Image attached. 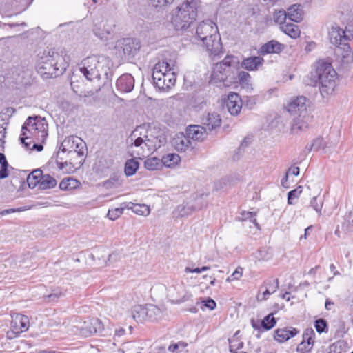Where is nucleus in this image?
Listing matches in <instances>:
<instances>
[{"label":"nucleus","mask_w":353,"mask_h":353,"mask_svg":"<svg viewBox=\"0 0 353 353\" xmlns=\"http://www.w3.org/2000/svg\"><path fill=\"white\" fill-rule=\"evenodd\" d=\"M209 269V267L208 266H203L202 268H191L189 267L185 268V272L186 273H201L203 271H205Z\"/></svg>","instance_id":"obj_60"},{"label":"nucleus","mask_w":353,"mask_h":353,"mask_svg":"<svg viewBox=\"0 0 353 353\" xmlns=\"http://www.w3.org/2000/svg\"><path fill=\"white\" fill-rule=\"evenodd\" d=\"M2 117L0 114V117ZM8 125V123L4 121L3 119H0V147L3 150L4 144H5V137L6 134V127Z\"/></svg>","instance_id":"obj_49"},{"label":"nucleus","mask_w":353,"mask_h":353,"mask_svg":"<svg viewBox=\"0 0 353 353\" xmlns=\"http://www.w3.org/2000/svg\"><path fill=\"white\" fill-rule=\"evenodd\" d=\"M132 142L131 148L138 156L145 157L152 152L159 148L165 142V139L162 137H155L147 134L146 130L141 126L137 128L129 137Z\"/></svg>","instance_id":"obj_4"},{"label":"nucleus","mask_w":353,"mask_h":353,"mask_svg":"<svg viewBox=\"0 0 353 353\" xmlns=\"http://www.w3.org/2000/svg\"><path fill=\"white\" fill-rule=\"evenodd\" d=\"M250 79V74L245 71H241L238 74L239 82L244 88H251Z\"/></svg>","instance_id":"obj_42"},{"label":"nucleus","mask_w":353,"mask_h":353,"mask_svg":"<svg viewBox=\"0 0 353 353\" xmlns=\"http://www.w3.org/2000/svg\"><path fill=\"white\" fill-rule=\"evenodd\" d=\"M59 154V152L57 153V159H56V164H57L59 170H61L63 172H68V170L66 169V167L68 165H70L71 163H68L67 161H65V162L59 161L58 160Z\"/></svg>","instance_id":"obj_59"},{"label":"nucleus","mask_w":353,"mask_h":353,"mask_svg":"<svg viewBox=\"0 0 353 353\" xmlns=\"http://www.w3.org/2000/svg\"><path fill=\"white\" fill-rule=\"evenodd\" d=\"M114 24L108 19H102L94 23V34L101 40H106L113 32Z\"/></svg>","instance_id":"obj_14"},{"label":"nucleus","mask_w":353,"mask_h":353,"mask_svg":"<svg viewBox=\"0 0 353 353\" xmlns=\"http://www.w3.org/2000/svg\"><path fill=\"white\" fill-rule=\"evenodd\" d=\"M132 318L139 323L147 320V307L141 305H135L131 310Z\"/></svg>","instance_id":"obj_28"},{"label":"nucleus","mask_w":353,"mask_h":353,"mask_svg":"<svg viewBox=\"0 0 353 353\" xmlns=\"http://www.w3.org/2000/svg\"><path fill=\"white\" fill-rule=\"evenodd\" d=\"M280 30L291 38L294 39L298 38L301 34V31L298 26L292 23L282 24L281 26H280Z\"/></svg>","instance_id":"obj_31"},{"label":"nucleus","mask_w":353,"mask_h":353,"mask_svg":"<svg viewBox=\"0 0 353 353\" xmlns=\"http://www.w3.org/2000/svg\"><path fill=\"white\" fill-rule=\"evenodd\" d=\"M183 290L181 285H173L168 288V296L172 299L173 302L181 303L185 301L184 296H181V292Z\"/></svg>","instance_id":"obj_26"},{"label":"nucleus","mask_w":353,"mask_h":353,"mask_svg":"<svg viewBox=\"0 0 353 353\" xmlns=\"http://www.w3.org/2000/svg\"><path fill=\"white\" fill-rule=\"evenodd\" d=\"M79 184V182L72 178L68 177L63 179L59 183V188L62 190H69L76 188Z\"/></svg>","instance_id":"obj_38"},{"label":"nucleus","mask_w":353,"mask_h":353,"mask_svg":"<svg viewBox=\"0 0 353 353\" xmlns=\"http://www.w3.org/2000/svg\"><path fill=\"white\" fill-rule=\"evenodd\" d=\"M288 19L294 22H300L303 19V12L300 5L294 4L288 9Z\"/></svg>","instance_id":"obj_27"},{"label":"nucleus","mask_w":353,"mask_h":353,"mask_svg":"<svg viewBox=\"0 0 353 353\" xmlns=\"http://www.w3.org/2000/svg\"><path fill=\"white\" fill-rule=\"evenodd\" d=\"M263 61L264 59L261 57H250L242 60L241 66L247 70L254 71L256 70L263 64Z\"/></svg>","instance_id":"obj_23"},{"label":"nucleus","mask_w":353,"mask_h":353,"mask_svg":"<svg viewBox=\"0 0 353 353\" xmlns=\"http://www.w3.org/2000/svg\"><path fill=\"white\" fill-rule=\"evenodd\" d=\"M287 19L288 12L284 10H280L274 13V21L275 23H279L280 26H281L282 24H286L288 23L286 22Z\"/></svg>","instance_id":"obj_45"},{"label":"nucleus","mask_w":353,"mask_h":353,"mask_svg":"<svg viewBox=\"0 0 353 353\" xmlns=\"http://www.w3.org/2000/svg\"><path fill=\"white\" fill-rule=\"evenodd\" d=\"M284 49V45L276 40H271L262 45L259 49L261 54L279 53Z\"/></svg>","instance_id":"obj_24"},{"label":"nucleus","mask_w":353,"mask_h":353,"mask_svg":"<svg viewBox=\"0 0 353 353\" xmlns=\"http://www.w3.org/2000/svg\"><path fill=\"white\" fill-rule=\"evenodd\" d=\"M330 41L333 45L336 47L345 44V41L351 39L353 37V33L350 30H344L341 28L339 26H332L330 32Z\"/></svg>","instance_id":"obj_10"},{"label":"nucleus","mask_w":353,"mask_h":353,"mask_svg":"<svg viewBox=\"0 0 353 353\" xmlns=\"http://www.w3.org/2000/svg\"><path fill=\"white\" fill-rule=\"evenodd\" d=\"M117 184H119V179L114 176L105 181L103 185L107 189H110L114 188Z\"/></svg>","instance_id":"obj_56"},{"label":"nucleus","mask_w":353,"mask_h":353,"mask_svg":"<svg viewBox=\"0 0 353 353\" xmlns=\"http://www.w3.org/2000/svg\"><path fill=\"white\" fill-rule=\"evenodd\" d=\"M39 117L38 116L29 117L22 125L20 140L27 149L29 148L30 143L26 142V140L33 138L34 133L36 132V125H34V121L36 122Z\"/></svg>","instance_id":"obj_13"},{"label":"nucleus","mask_w":353,"mask_h":353,"mask_svg":"<svg viewBox=\"0 0 353 353\" xmlns=\"http://www.w3.org/2000/svg\"><path fill=\"white\" fill-rule=\"evenodd\" d=\"M196 34L210 52L212 60L215 61L221 53V36L217 26L210 20L203 21L197 26Z\"/></svg>","instance_id":"obj_6"},{"label":"nucleus","mask_w":353,"mask_h":353,"mask_svg":"<svg viewBox=\"0 0 353 353\" xmlns=\"http://www.w3.org/2000/svg\"><path fill=\"white\" fill-rule=\"evenodd\" d=\"M145 168L148 170H157L163 165L162 160L157 157H150L144 162Z\"/></svg>","instance_id":"obj_37"},{"label":"nucleus","mask_w":353,"mask_h":353,"mask_svg":"<svg viewBox=\"0 0 353 353\" xmlns=\"http://www.w3.org/2000/svg\"><path fill=\"white\" fill-rule=\"evenodd\" d=\"M307 99L304 96L292 99L286 106L287 111L294 116L291 128L292 133H299L309 127L313 117L307 111Z\"/></svg>","instance_id":"obj_5"},{"label":"nucleus","mask_w":353,"mask_h":353,"mask_svg":"<svg viewBox=\"0 0 353 353\" xmlns=\"http://www.w3.org/2000/svg\"><path fill=\"white\" fill-rule=\"evenodd\" d=\"M225 104L228 111L233 116L238 115L242 108V100L239 95L235 92L228 94Z\"/></svg>","instance_id":"obj_15"},{"label":"nucleus","mask_w":353,"mask_h":353,"mask_svg":"<svg viewBox=\"0 0 353 353\" xmlns=\"http://www.w3.org/2000/svg\"><path fill=\"white\" fill-rule=\"evenodd\" d=\"M203 124L206 125L208 130L210 131L215 129L216 127H219L221 124L219 114L216 112L208 113Z\"/></svg>","instance_id":"obj_29"},{"label":"nucleus","mask_w":353,"mask_h":353,"mask_svg":"<svg viewBox=\"0 0 353 353\" xmlns=\"http://www.w3.org/2000/svg\"><path fill=\"white\" fill-rule=\"evenodd\" d=\"M302 192V187L299 186L297 188L291 190L288 194V203L290 205L292 204V200L297 198L300 196L301 193Z\"/></svg>","instance_id":"obj_54"},{"label":"nucleus","mask_w":353,"mask_h":353,"mask_svg":"<svg viewBox=\"0 0 353 353\" xmlns=\"http://www.w3.org/2000/svg\"><path fill=\"white\" fill-rule=\"evenodd\" d=\"M85 143L78 137L70 136L66 137L60 145L63 152H68L71 155H77L82 158L84 156Z\"/></svg>","instance_id":"obj_9"},{"label":"nucleus","mask_w":353,"mask_h":353,"mask_svg":"<svg viewBox=\"0 0 353 353\" xmlns=\"http://www.w3.org/2000/svg\"><path fill=\"white\" fill-rule=\"evenodd\" d=\"M203 303L205 307H206L207 308H208L210 310H214L216 305L215 301L213 299H210V298H208L206 300L203 301Z\"/></svg>","instance_id":"obj_61"},{"label":"nucleus","mask_w":353,"mask_h":353,"mask_svg":"<svg viewBox=\"0 0 353 353\" xmlns=\"http://www.w3.org/2000/svg\"><path fill=\"white\" fill-rule=\"evenodd\" d=\"M336 72L331 63L319 60L314 65V70L305 80L307 85L316 86L320 85V92L323 97L332 94L336 86Z\"/></svg>","instance_id":"obj_1"},{"label":"nucleus","mask_w":353,"mask_h":353,"mask_svg":"<svg viewBox=\"0 0 353 353\" xmlns=\"http://www.w3.org/2000/svg\"><path fill=\"white\" fill-rule=\"evenodd\" d=\"M39 183L40 190H47L54 188L57 185V180L48 174H42Z\"/></svg>","instance_id":"obj_33"},{"label":"nucleus","mask_w":353,"mask_h":353,"mask_svg":"<svg viewBox=\"0 0 353 353\" xmlns=\"http://www.w3.org/2000/svg\"><path fill=\"white\" fill-rule=\"evenodd\" d=\"M147 320L158 321L162 318V311L154 305H147Z\"/></svg>","instance_id":"obj_35"},{"label":"nucleus","mask_w":353,"mask_h":353,"mask_svg":"<svg viewBox=\"0 0 353 353\" xmlns=\"http://www.w3.org/2000/svg\"><path fill=\"white\" fill-rule=\"evenodd\" d=\"M112 65V63L108 57L91 55L81 61L79 70L88 81L104 78L108 82H111L113 76Z\"/></svg>","instance_id":"obj_2"},{"label":"nucleus","mask_w":353,"mask_h":353,"mask_svg":"<svg viewBox=\"0 0 353 353\" xmlns=\"http://www.w3.org/2000/svg\"><path fill=\"white\" fill-rule=\"evenodd\" d=\"M174 0H150L151 4L156 8H163L167 5H170Z\"/></svg>","instance_id":"obj_55"},{"label":"nucleus","mask_w":353,"mask_h":353,"mask_svg":"<svg viewBox=\"0 0 353 353\" xmlns=\"http://www.w3.org/2000/svg\"><path fill=\"white\" fill-rule=\"evenodd\" d=\"M239 330H238L232 339H228L229 348L230 352L239 350L243 347V342L241 341L239 339Z\"/></svg>","instance_id":"obj_41"},{"label":"nucleus","mask_w":353,"mask_h":353,"mask_svg":"<svg viewBox=\"0 0 353 353\" xmlns=\"http://www.w3.org/2000/svg\"><path fill=\"white\" fill-rule=\"evenodd\" d=\"M174 67V63H170L165 61L155 64L152 79L156 88L160 90H165L174 85L176 74Z\"/></svg>","instance_id":"obj_8"},{"label":"nucleus","mask_w":353,"mask_h":353,"mask_svg":"<svg viewBox=\"0 0 353 353\" xmlns=\"http://www.w3.org/2000/svg\"><path fill=\"white\" fill-rule=\"evenodd\" d=\"M188 137L194 141H202L206 136V128L199 125H189L186 130Z\"/></svg>","instance_id":"obj_21"},{"label":"nucleus","mask_w":353,"mask_h":353,"mask_svg":"<svg viewBox=\"0 0 353 353\" xmlns=\"http://www.w3.org/2000/svg\"><path fill=\"white\" fill-rule=\"evenodd\" d=\"M251 143V139L249 137H245L242 141L240 146L238 148V153H241L242 151L244 150V149L248 147L250 143Z\"/></svg>","instance_id":"obj_62"},{"label":"nucleus","mask_w":353,"mask_h":353,"mask_svg":"<svg viewBox=\"0 0 353 353\" xmlns=\"http://www.w3.org/2000/svg\"><path fill=\"white\" fill-rule=\"evenodd\" d=\"M127 208L132 210L133 212L138 215L148 216L150 212V208L145 204H137L133 203H129L126 205Z\"/></svg>","instance_id":"obj_34"},{"label":"nucleus","mask_w":353,"mask_h":353,"mask_svg":"<svg viewBox=\"0 0 353 353\" xmlns=\"http://www.w3.org/2000/svg\"><path fill=\"white\" fill-rule=\"evenodd\" d=\"M199 0H185L173 14L171 23L176 31L185 30L196 21Z\"/></svg>","instance_id":"obj_7"},{"label":"nucleus","mask_w":353,"mask_h":353,"mask_svg":"<svg viewBox=\"0 0 353 353\" xmlns=\"http://www.w3.org/2000/svg\"><path fill=\"white\" fill-rule=\"evenodd\" d=\"M314 327L319 333H322L327 331V323L324 319H319L315 321Z\"/></svg>","instance_id":"obj_52"},{"label":"nucleus","mask_w":353,"mask_h":353,"mask_svg":"<svg viewBox=\"0 0 353 353\" xmlns=\"http://www.w3.org/2000/svg\"><path fill=\"white\" fill-rule=\"evenodd\" d=\"M188 344L183 341L170 344L168 350L172 353H180L187 347Z\"/></svg>","instance_id":"obj_48"},{"label":"nucleus","mask_w":353,"mask_h":353,"mask_svg":"<svg viewBox=\"0 0 353 353\" xmlns=\"http://www.w3.org/2000/svg\"><path fill=\"white\" fill-rule=\"evenodd\" d=\"M298 333L299 330L294 327L279 328L275 330L274 338L279 343H283L295 336Z\"/></svg>","instance_id":"obj_22"},{"label":"nucleus","mask_w":353,"mask_h":353,"mask_svg":"<svg viewBox=\"0 0 353 353\" xmlns=\"http://www.w3.org/2000/svg\"><path fill=\"white\" fill-rule=\"evenodd\" d=\"M43 172L40 169H36L30 173L27 177V183L30 188H34L37 185L39 187Z\"/></svg>","instance_id":"obj_32"},{"label":"nucleus","mask_w":353,"mask_h":353,"mask_svg":"<svg viewBox=\"0 0 353 353\" xmlns=\"http://www.w3.org/2000/svg\"><path fill=\"white\" fill-rule=\"evenodd\" d=\"M323 201L318 196H314L310 201V206L319 214H321Z\"/></svg>","instance_id":"obj_51"},{"label":"nucleus","mask_w":353,"mask_h":353,"mask_svg":"<svg viewBox=\"0 0 353 353\" xmlns=\"http://www.w3.org/2000/svg\"><path fill=\"white\" fill-rule=\"evenodd\" d=\"M8 165L1 166L0 168V179H3L8 176Z\"/></svg>","instance_id":"obj_64"},{"label":"nucleus","mask_w":353,"mask_h":353,"mask_svg":"<svg viewBox=\"0 0 353 353\" xmlns=\"http://www.w3.org/2000/svg\"><path fill=\"white\" fill-rule=\"evenodd\" d=\"M116 87L121 92H130L134 88V79L130 74H123L117 79Z\"/></svg>","instance_id":"obj_18"},{"label":"nucleus","mask_w":353,"mask_h":353,"mask_svg":"<svg viewBox=\"0 0 353 353\" xmlns=\"http://www.w3.org/2000/svg\"><path fill=\"white\" fill-rule=\"evenodd\" d=\"M344 345L345 344L343 341H338L327 348L322 347L321 351L323 353H341Z\"/></svg>","instance_id":"obj_39"},{"label":"nucleus","mask_w":353,"mask_h":353,"mask_svg":"<svg viewBox=\"0 0 353 353\" xmlns=\"http://www.w3.org/2000/svg\"><path fill=\"white\" fill-rule=\"evenodd\" d=\"M64 53L62 50L60 52L54 49L44 51L38 60V72L45 78H53L62 74L68 65L69 59Z\"/></svg>","instance_id":"obj_3"},{"label":"nucleus","mask_w":353,"mask_h":353,"mask_svg":"<svg viewBox=\"0 0 353 353\" xmlns=\"http://www.w3.org/2000/svg\"><path fill=\"white\" fill-rule=\"evenodd\" d=\"M321 143V140L319 139H317L314 140V143L311 145L306 146L305 150H307L308 152H310L312 150L313 148H314L315 150H319L320 148Z\"/></svg>","instance_id":"obj_63"},{"label":"nucleus","mask_w":353,"mask_h":353,"mask_svg":"<svg viewBox=\"0 0 353 353\" xmlns=\"http://www.w3.org/2000/svg\"><path fill=\"white\" fill-rule=\"evenodd\" d=\"M11 327L12 328V334H15L14 336L20 333L28 330L29 327V319L27 316L17 314L12 320Z\"/></svg>","instance_id":"obj_17"},{"label":"nucleus","mask_w":353,"mask_h":353,"mask_svg":"<svg viewBox=\"0 0 353 353\" xmlns=\"http://www.w3.org/2000/svg\"><path fill=\"white\" fill-rule=\"evenodd\" d=\"M190 139L188 134L185 135L181 133L177 134L172 141V144L175 149L180 152H185L187 149L191 147Z\"/></svg>","instance_id":"obj_25"},{"label":"nucleus","mask_w":353,"mask_h":353,"mask_svg":"<svg viewBox=\"0 0 353 353\" xmlns=\"http://www.w3.org/2000/svg\"><path fill=\"white\" fill-rule=\"evenodd\" d=\"M138 168V161L133 159H131L126 161L124 168V172L127 176H132L133 174H135Z\"/></svg>","instance_id":"obj_40"},{"label":"nucleus","mask_w":353,"mask_h":353,"mask_svg":"<svg viewBox=\"0 0 353 353\" xmlns=\"http://www.w3.org/2000/svg\"><path fill=\"white\" fill-rule=\"evenodd\" d=\"M161 160L163 165L171 168L177 165L180 162L181 158L177 154L170 153L164 155Z\"/></svg>","instance_id":"obj_36"},{"label":"nucleus","mask_w":353,"mask_h":353,"mask_svg":"<svg viewBox=\"0 0 353 353\" xmlns=\"http://www.w3.org/2000/svg\"><path fill=\"white\" fill-rule=\"evenodd\" d=\"M221 83V63L219 61H216L214 63V67L212 68L209 84L213 86H216L219 88Z\"/></svg>","instance_id":"obj_30"},{"label":"nucleus","mask_w":353,"mask_h":353,"mask_svg":"<svg viewBox=\"0 0 353 353\" xmlns=\"http://www.w3.org/2000/svg\"><path fill=\"white\" fill-rule=\"evenodd\" d=\"M315 332L312 328H307L303 334V341L313 347Z\"/></svg>","instance_id":"obj_46"},{"label":"nucleus","mask_w":353,"mask_h":353,"mask_svg":"<svg viewBox=\"0 0 353 353\" xmlns=\"http://www.w3.org/2000/svg\"><path fill=\"white\" fill-rule=\"evenodd\" d=\"M34 125H36V132H34L32 139L43 142L48 136V123L46 121L45 119L39 117L36 122L34 121Z\"/></svg>","instance_id":"obj_20"},{"label":"nucleus","mask_w":353,"mask_h":353,"mask_svg":"<svg viewBox=\"0 0 353 353\" xmlns=\"http://www.w3.org/2000/svg\"><path fill=\"white\" fill-rule=\"evenodd\" d=\"M115 48L122 51L123 55L134 54L139 48L138 43L130 38H123L117 41Z\"/></svg>","instance_id":"obj_16"},{"label":"nucleus","mask_w":353,"mask_h":353,"mask_svg":"<svg viewBox=\"0 0 353 353\" xmlns=\"http://www.w3.org/2000/svg\"><path fill=\"white\" fill-rule=\"evenodd\" d=\"M334 52L337 59L343 64H349L353 61V52L347 43L336 47Z\"/></svg>","instance_id":"obj_19"},{"label":"nucleus","mask_w":353,"mask_h":353,"mask_svg":"<svg viewBox=\"0 0 353 353\" xmlns=\"http://www.w3.org/2000/svg\"><path fill=\"white\" fill-rule=\"evenodd\" d=\"M242 270L241 268H237L232 275L227 278L226 281L230 282L234 280H239L242 276Z\"/></svg>","instance_id":"obj_58"},{"label":"nucleus","mask_w":353,"mask_h":353,"mask_svg":"<svg viewBox=\"0 0 353 353\" xmlns=\"http://www.w3.org/2000/svg\"><path fill=\"white\" fill-rule=\"evenodd\" d=\"M312 349V345H310L306 342L302 341V342L298 345L296 350L301 353H307L310 352Z\"/></svg>","instance_id":"obj_57"},{"label":"nucleus","mask_w":353,"mask_h":353,"mask_svg":"<svg viewBox=\"0 0 353 353\" xmlns=\"http://www.w3.org/2000/svg\"><path fill=\"white\" fill-rule=\"evenodd\" d=\"M263 288H266V289H268L272 293H274L279 288V280L276 279L268 281L265 283L264 285L260 288L259 291L261 292Z\"/></svg>","instance_id":"obj_50"},{"label":"nucleus","mask_w":353,"mask_h":353,"mask_svg":"<svg viewBox=\"0 0 353 353\" xmlns=\"http://www.w3.org/2000/svg\"><path fill=\"white\" fill-rule=\"evenodd\" d=\"M222 64L226 66L237 68L239 64V59L234 55H228L222 60Z\"/></svg>","instance_id":"obj_47"},{"label":"nucleus","mask_w":353,"mask_h":353,"mask_svg":"<svg viewBox=\"0 0 353 353\" xmlns=\"http://www.w3.org/2000/svg\"><path fill=\"white\" fill-rule=\"evenodd\" d=\"M276 319L273 314L270 313L265 316L262 320L251 319L250 323L253 329L258 332L257 337H260L261 333L268 331L276 325Z\"/></svg>","instance_id":"obj_11"},{"label":"nucleus","mask_w":353,"mask_h":353,"mask_svg":"<svg viewBox=\"0 0 353 353\" xmlns=\"http://www.w3.org/2000/svg\"><path fill=\"white\" fill-rule=\"evenodd\" d=\"M79 330L81 335L88 337L93 334H101L103 330V325L99 319L92 318L84 321L83 325L79 328Z\"/></svg>","instance_id":"obj_12"},{"label":"nucleus","mask_w":353,"mask_h":353,"mask_svg":"<svg viewBox=\"0 0 353 353\" xmlns=\"http://www.w3.org/2000/svg\"><path fill=\"white\" fill-rule=\"evenodd\" d=\"M256 212H245L243 211L241 214V217L239 219L241 221H250L257 228H259V225L256 221Z\"/></svg>","instance_id":"obj_44"},{"label":"nucleus","mask_w":353,"mask_h":353,"mask_svg":"<svg viewBox=\"0 0 353 353\" xmlns=\"http://www.w3.org/2000/svg\"><path fill=\"white\" fill-rule=\"evenodd\" d=\"M196 208L193 207L189 204L186 205H180L177 206L176 209V212L179 216H186L190 214L193 211L196 210Z\"/></svg>","instance_id":"obj_43"},{"label":"nucleus","mask_w":353,"mask_h":353,"mask_svg":"<svg viewBox=\"0 0 353 353\" xmlns=\"http://www.w3.org/2000/svg\"><path fill=\"white\" fill-rule=\"evenodd\" d=\"M124 208H116L109 210L108 216L111 220H116L123 213Z\"/></svg>","instance_id":"obj_53"}]
</instances>
